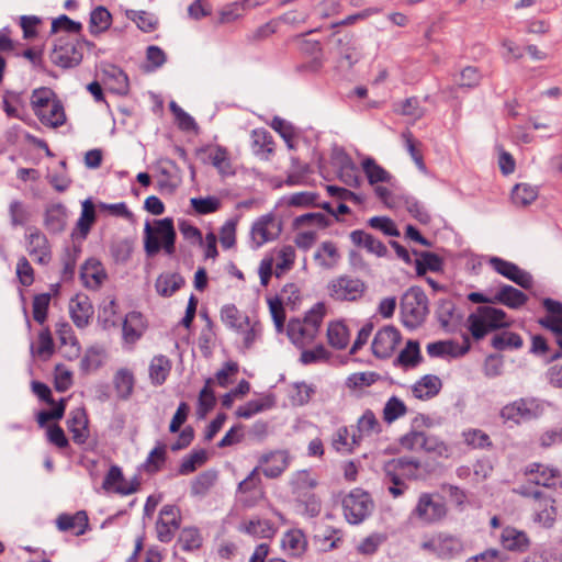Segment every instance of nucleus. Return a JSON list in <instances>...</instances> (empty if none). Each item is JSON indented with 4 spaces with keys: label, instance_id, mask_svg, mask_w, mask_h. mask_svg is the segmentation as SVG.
<instances>
[{
    "label": "nucleus",
    "instance_id": "obj_52",
    "mask_svg": "<svg viewBox=\"0 0 562 562\" xmlns=\"http://www.w3.org/2000/svg\"><path fill=\"white\" fill-rule=\"evenodd\" d=\"M273 406L271 397L266 396L258 400H251L245 405L239 406L236 411V415L240 418H250L257 413L268 409Z\"/></svg>",
    "mask_w": 562,
    "mask_h": 562
},
{
    "label": "nucleus",
    "instance_id": "obj_31",
    "mask_svg": "<svg viewBox=\"0 0 562 562\" xmlns=\"http://www.w3.org/2000/svg\"><path fill=\"white\" fill-rule=\"evenodd\" d=\"M221 321L229 329L238 333L243 331V327L247 326L251 319L234 304H226L221 308Z\"/></svg>",
    "mask_w": 562,
    "mask_h": 562
},
{
    "label": "nucleus",
    "instance_id": "obj_17",
    "mask_svg": "<svg viewBox=\"0 0 562 562\" xmlns=\"http://www.w3.org/2000/svg\"><path fill=\"white\" fill-rule=\"evenodd\" d=\"M262 473L269 479L279 477L290 464V456L286 451H273L262 454L259 459Z\"/></svg>",
    "mask_w": 562,
    "mask_h": 562
},
{
    "label": "nucleus",
    "instance_id": "obj_35",
    "mask_svg": "<svg viewBox=\"0 0 562 562\" xmlns=\"http://www.w3.org/2000/svg\"><path fill=\"white\" fill-rule=\"evenodd\" d=\"M38 120L46 126L59 127L66 122L64 106L59 100L50 103L45 110H37Z\"/></svg>",
    "mask_w": 562,
    "mask_h": 562
},
{
    "label": "nucleus",
    "instance_id": "obj_42",
    "mask_svg": "<svg viewBox=\"0 0 562 562\" xmlns=\"http://www.w3.org/2000/svg\"><path fill=\"white\" fill-rule=\"evenodd\" d=\"M135 379L128 369H120L113 378L114 389L117 397L121 400H127L133 393Z\"/></svg>",
    "mask_w": 562,
    "mask_h": 562
},
{
    "label": "nucleus",
    "instance_id": "obj_5",
    "mask_svg": "<svg viewBox=\"0 0 562 562\" xmlns=\"http://www.w3.org/2000/svg\"><path fill=\"white\" fill-rule=\"evenodd\" d=\"M515 492L533 501L532 510L535 522L547 529L554 526L558 516L554 498L528 485H521L515 490Z\"/></svg>",
    "mask_w": 562,
    "mask_h": 562
},
{
    "label": "nucleus",
    "instance_id": "obj_22",
    "mask_svg": "<svg viewBox=\"0 0 562 562\" xmlns=\"http://www.w3.org/2000/svg\"><path fill=\"white\" fill-rule=\"evenodd\" d=\"M56 526L60 531H71L76 536H81L89 527L88 515L85 510L74 515L60 514L56 519Z\"/></svg>",
    "mask_w": 562,
    "mask_h": 562
},
{
    "label": "nucleus",
    "instance_id": "obj_64",
    "mask_svg": "<svg viewBox=\"0 0 562 562\" xmlns=\"http://www.w3.org/2000/svg\"><path fill=\"white\" fill-rule=\"evenodd\" d=\"M105 75L113 82L110 83V88L112 91L119 94H126L128 91V78L126 74H124L120 68L111 67L105 71Z\"/></svg>",
    "mask_w": 562,
    "mask_h": 562
},
{
    "label": "nucleus",
    "instance_id": "obj_62",
    "mask_svg": "<svg viewBox=\"0 0 562 562\" xmlns=\"http://www.w3.org/2000/svg\"><path fill=\"white\" fill-rule=\"evenodd\" d=\"M276 276L280 277L284 271L290 270L295 260V249L290 245L280 248L277 255Z\"/></svg>",
    "mask_w": 562,
    "mask_h": 562
},
{
    "label": "nucleus",
    "instance_id": "obj_3",
    "mask_svg": "<svg viewBox=\"0 0 562 562\" xmlns=\"http://www.w3.org/2000/svg\"><path fill=\"white\" fill-rule=\"evenodd\" d=\"M468 329L475 340L483 339L490 331L510 325L505 311L490 305H482L468 316Z\"/></svg>",
    "mask_w": 562,
    "mask_h": 562
},
{
    "label": "nucleus",
    "instance_id": "obj_48",
    "mask_svg": "<svg viewBox=\"0 0 562 562\" xmlns=\"http://www.w3.org/2000/svg\"><path fill=\"white\" fill-rule=\"evenodd\" d=\"M361 166L370 184L389 182L392 179V176L371 157L364 158Z\"/></svg>",
    "mask_w": 562,
    "mask_h": 562
},
{
    "label": "nucleus",
    "instance_id": "obj_24",
    "mask_svg": "<svg viewBox=\"0 0 562 562\" xmlns=\"http://www.w3.org/2000/svg\"><path fill=\"white\" fill-rule=\"evenodd\" d=\"M542 304L548 315L540 318L539 324L555 335H562V303L552 299H544Z\"/></svg>",
    "mask_w": 562,
    "mask_h": 562
},
{
    "label": "nucleus",
    "instance_id": "obj_56",
    "mask_svg": "<svg viewBox=\"0 0 562 562\" xmlns=\"http://www.w3.org/2000/svg\"><path fill=\"white\" fill-rule=\"evenodd\" d=\"M407 413L405 403L396 396L387 400L383 408V419L391 424Z\"/></svg>",
    "mask_w": 562,
    "mask_h": 562
},
{
    "label": "nucleus",
    "instance_id": "obj_26",
    "mask_svg": "<svg viewBox=\"0 0 562 562\" xmlns=\"http://www.w3.org/2000/svg\"><path fill=\"white\" fill-rule=\"evenodd\" d=\"M201 153L206 154L207 160L217 169L223 176L233 175L232 162L229 154L225 147L222 146H207L201 149Z\"/></svg>",
    "mask_w": 562,
    "mask_h": 562
},
{
    "label": "nucleus",
    "instance_id": "obj_60",
    "mask_svg": "<svg viewBox=\"0 0 562 562\" xmlns=\"http://www.w3.org/2000/svg\"><path fill=\"white\" fill-rule=\"evenodd\" d=\"M56 100L54 92L48 88L34 90L31 97V105L35 115H37V110L47 109Z\"/></svg>",
    "mask_w": 562,
    "mask_h": 562
},
{
    "label": "nucleus",
    "instance_id": "obj_21",
    "mask_svg": "<svg viewBox=\"0 0 562 562\" xmlns=\"http://www.w3.org/2000/svg\"><path fill=\"white\" fill-rule=\"evenodd\" d=\"M69 313L72 322L79 328H85L93 314V307L87 295L77 294L69 302Z\"/></svg>",
    "mask_w": 562,
    "mask_h": 562
},
{
    "label": "nucleus",
    "instance_id": "obj_58",
    "mask_svg": "<svg viewBox=\"0 0 562 562\" xmlns=\"http://www.w3.org/2000/svg\"><path fill=\"white\" fill-rule=\"evenodd\" d=\"M213 379H207L204 387L200 391L199 401H198V411L199 414L203 417L209 413L216 403V398L213 390L211 389V384H213Z\"/></svg>",
    "mask_w": 562,
    "mask_h": 562
},
{
    "label": "nucleus",
    "instance_id": "obj_19",
    "mask_svg": "<svg viewBox=\"0 0 562 562\" xmlns=\"http://www.w3.org/2000/svg\"><path fill=\"white\" fill-rule=\"evenodd\" d=\"M139 483L135 479L127 482L117 465H112L103 481V488L106 491H114L121 495H130L138 490Z\"/></svg>",
    "mask_w": 562,
    "mask_h": 562
},
{
    "label": "nucleus",
    "instance_id": "obj_4",
    "mask_svg": "<svg viewBox=\"0 0 562 562\" xmlns=\"http://www.w3.org/2000/svg\"><path fill=\"white\" fill-rule=\"evenodd\" d=\"M428 312V299L420 288L412 286L403 294L401 316L405 327L417 328L425 322Z\"/></svg>",
    "mask_w": 562,
    "mask_h": 562
},
{
    "label": "nucleus",
    "instance_id": "obj_6",
    "mask_svg": "<svg viewBox=\"0 0 562 562\" xmlns=\"http://www.w3.org/2000/svg\"><path fill=\"white\" fill-rule=\"evenodd\" d=\"M544 411L543 402L536 397H525L505 405L501 411L504 420L520 424L538 418Z\"/></svg>",
    "mask_w": 562,
    "mask_h": 562
},
{
    "label": "nucleus",
    "instance_id": "obj_36",
    "mask_svg": "<svg viewBox=\"0 0 562 562\" xmlns=\"http://www.w3.org/2000/svg\"><path fill=\"white\" fill-rule=\"evenodd\" d=\"M239 530L257 538H272L276 533L273 524L268 519H249L244 521Z\"/></svg>",
    "mask_w": 562,
    "mask_h": 562
},
{
    "label": "nucleus",
    "instance_id": "obj_61",
    "mask_svg": "<svg viewBox=\"0 0 562 562\" xmlns=\"http://www.w3.org/2000/svg\"><path fill=\"white\" fill-rule=\"evenodd\" d=\"M126 15L144 32H151L157 26V19L146 11L128 10L126 11Z\"/></svg>",
    "mask_w": 562,
    "mask_h": 562
},
{
    "label": "nucleus",
    "instance_id": "obj_12",
    "mask_svg": "<svg viewBox=\"0 0 562 562\" xmlns=\"http://www.w3.org/2000/svg\"><path fill=\"white\" fill-rule=\"evenodd\" d=\"M401 334L394 326L382 327L375 334L372 341V352L375 357L385 359L393 355L397 345L401 342Z\"/></svg>",
    "mask_w": 562,
    "mask_h": 562
},
{
    "label": "nucleus",
    "instance_id": "obj_20",
    "mask_svg": "<svg viewBox=\"0 0 562 562\" xmlns=\"http://www.w3.org/2000/svg\"><path fill=\"white\" fill-rule=\"evenodd\" d=\"M67 428L75 443L83 445L89 438L88 417L83 408H76L69 413Z\"/></svg>",
    "mask_w": 562,
    "mask_h": 562
},
{
    "label": "nucleus",
    "instance_id": "obj_16",
    "mask_svg": "<svg viewBox=\"0 0 562 562\" xmlns=\"http://www.w3.org/2000/svg\"><path fill=\"white\" fill-rule=\"evenodd\" d=\"M426 548L431 549L438 557L448 559L463 551V542L460 538L451 535L439 533L429 542L425 543Z\"/></svg>",
    "mask_w": 562,
    "mask_h": 562
},
{
    "label": "nucleus",
    "instance_id": "obj_45",
    "mask_svg": "<svg viewBox=\"0 0 562 562\" xmlns=\"http://www.w3.org/2000/svg\"><path fill=\"white\" fill-rule=\"evenodd\" d=\"M502 543L507 550H525L529 544L527 535L515 528H505L502 532Z\"/></svg>",
    "mask_w": 562,
    "mask_h": 562
},
{
    "label": "nucleus",
    "instance_id": "obj_2",
    "mask_svg": "<svg viewBox=\"0 0 562 562\" xmlns=\"http://www.w3.org/2000/svg\"><path fill=\"white\" fill-rule=\"evenodd\" d=\"M151 226L146 223L144 227V249L148 257H153L162 248L169 256L175 254L176 231L170 217L157 220Z\"/></svg>",
    "mask_w": 562,
    "mask_h": 562
},
{
    "label": "nucleus",
    "instance_id": "obj_59",
    "mask_svg": "<svg viewBox=\"0 0 562 562\" xmlns=\"http://www.w3.org/2000/svg\"><path fill=\"white\" fill-rule=\"evenodd\" d=\"M206 459L207 456L204 450L192 452L191 454L183 458L179 467V474L188 475L194 472L199 467L205 463Z\"/></svg>",
    "mask_w": 562,
    "mask_h": 562
},
{
    "label": "nucleus",
    "instance_id": "obj_51",
    "mask_svg": "<svg viewBox=\"0 0 562 562\" xmlns=\"http://www.w3.org/2000/svg\"><path fill=\"white\" fill-rule=\"evenodd\" d=\"M359 438L357 435H352L349 438V431L347 427H340L336 430L333 436V448L339 452H352L353 447L358 445Z\"/></svg>",
    "mask_w": 562,
    "mask_h": 562
},
{
    "label": "nucleus",
    "instance_id": "obj_15",
    "mask_svg": "<svg viewBox=\"0 0 562 562\" xmlns=\"http://www.w3.org/2000/svg\"><path fill=\"white\" fill-rule=\"evenodd\" d=\"M83 46H92L88 41L78 43L66 42L55 47L53 58L54 61L61 67H74L82 60Z\"/></svg>",
    "mask_w": 562,
    "mask_h": 562
},
{
    "label": "nucleus",
    "instance_id": "obj_33",
    "mask_svg": "<svg viewBox=\"0 0 562 562\" xmlns=\"http://www.w3.org/2000/svg\"><path fill=\"white\" fill-rule=\"evenodd\" d=\"M441 380L437 375L427 374L413 386V394L419 400H429L436 396L441 389Z\"/></svg>",
    "mask_w": 562,
    "mask_h": 562
},
{
    "label": "nucleus",
    "instance_id": "obj_29",
    "mask_svg": "<svg viewBox=\"0 0 562 562\" xmlns=\"http://www.w3.org/2000/svg\"><path fill=\"white\" fill-rule=\"evenodd\" d=\"M252 153L261 159H268L274 151L272 136L265 128L254 130L251 133Z\"/></svg>",
    "mask_w": 562,
    "mask_h": 562
},
{
    "label": "nucleus",
    "instance_id": "obj_43",
    "mask_svg": "<svg viewBox=\"0 0 562 562\" xmlns=\"http://www.w3.org/2000/svg\"><path fill=\"white\" fill-rule=\"evenodd\" d=\"M286 331L290 340L297 346L311 342L316 336L301 319H291Z\"/></svg>",
    "mask_w": 562,
    "mask_h": 562
},
{
    "label": "nucleus",
    "instance_id": "obj_37",
    "mask_svg": "<svg viewBox=\"0 0 562 562\" xmlns=\"http://www.w3.org/2000/svg\"><path fill=\"white\" fill-rule=\"evenodd\" d=\"M339 259V251L333 241H323L314 254V260L324 269L334 268Z\"/></svg>",
    "mask_w": 562,
    "mask_h": 562
},
{
    "label": "nucleus",
    "instance_id": "obj_54",
    "mask_svg": "<svg viewBox=\"0 0 562 562\" xmlns=\"http://www.w3.org/2000/svg\"><path fill=\"white\" fill-rule=\"evenodd\" d=\"M111 25V13L104 7L95 8L90 14V32L99 34Z\"/></svg>",
    "mask_w": 562,
    "mask_h": 562
},
{
    "label": "nucleus",
    "instance_id": "obj_46",
    "mask_svg": "<svg viewBox=\"0 0 562 562\" xmlns=\"http://www.w3.org/2000/svg\"><path fill=\"white\" fill-rule=\"evenodd\" d=\"M491 345L494 349L503 351L506 349H519L522 347L524 341L518 334L503 330L492 337Z\"/></svg>",
    "mask_w": 562,
    "mask_h": 562
},
{
    "label": "nucleus",
    "instance_id": "obj_7",
    "mask_svg": "<svg viewBox=\"0 0 562 562\" xmlns=\"http://www.w3.org/2000/svg\"><path fill=\"white\" fill-rule=\"evenodd\" d=\"M371 496L361 488H353L342 499L344 515L348 522H362L373 510Z\"/></svg>",
    "mask_w": 562,
    "mask_h": 562
},
{
    "label": "nucleus",
    "instance_id": "obj_57",
    "mask_svg": "<svg viewBox=\"0 0 562 562\" xmlns=\"http://www.w3.org/2000/svg\"><path fill=\"white\" fill-rule=\"evenodd\" d=\"M315 541L322 550L329 551L339 547L341 535L338 530L326 528L315 535Z\"/></svg>",
    "mask_w": 562,
    "mask_h": 562
},
{
    "label": "nucleus",
    "instance_id": "obj_25",
    "mask_svg": "<svg viewBox=\"0 0 562 562\" xmlns=\"http://www.w3.org/2000/svg\"><path fill=\"white\" fill-rule=\"evenodd\" d=\"M67 209L61 203L49 205L44 214V226L53 234L61 233L67 224Z\"/></svg>",
    "mask_w": 562,
    "mask_h": 562
},
{
    "label": "nucleus",
    "instance_id": "obj_14",
    "mask_svg": "<svg viewBox=\"0 0 562 562\" xmlns=\"http://www.w3.org/2000/svg\"><path fill=\"white\" fill-rule=\"evenodd\" d=\"M26 249L29 255L38 263L50 261L52 251L47 237L38 228H30L26 235Z\"/></svg>",
    "mask_w": 562,
    "mask_h": 562
},
{
    "label": "nucleus",
    "instance_id": "obj_47",
    "mask_svg": "<svg viewBox=\"0 0 562 562\" xmlns=\"http://www.w3.org/2000/svg\"><path fill=\"white\" fill-rule=\"evenodd\" d=\"M330 225V220L323 213H306L294 220L295 228L322 229Z\"/></svg>",
    "mask_w": 562,
    "mask_h": 562
},
{
    "label": "nucleus",
    "instance_id": "obj_50",
    "mask_svg": "<svg viewBox=\"0 0 562 562\" xmlns=\"http://www.w3.org/2000/svg\"><path fill=\"white\" fill-rule=\"evenodd\" d=\"M538 196L537 187L519 183L512 191V201L518 206H526L532 203Z\"/></svg>",
    "mask_w": 562,
    "mask_h": 562
},
{
    "label": "nucleus",
    "instance_id": "obj_18",
    "mask_svg": "<svg viewBox=\"0 0 562 562\" xmlns=\"http://www.w3.org/2000/svg\"><path fill=\"white\" fill-rule=\"evenodd\" d=\"M525 474L530 483L543 487H553L560 477V472L555 468L541 463H532L526 467Z\"/></svg>",
    "mask_w": 562,
    "mask_h": 562
},
{
    "label": "nucleus",
    "instance_id": "obj_53",
    "mask_svg": "<svg viewBox=\"0 0 562 562\" xmlns=\"http://www.w3.org/2000/svg\"><path fill=\"white\" fill-rule=\"evenodd\" d=\"M357 428L359 431L358 438L369 437L379 434L381 425L371 411H366L363 415L358 419Z\"/></svg>",
    "mask_w": 562,
    "mask_h": 562
},
{
    "label": "nucleus",
    "instance_id": "obj_27",
    "mask_svg": "<svg viewBox=\"0 0 562 562\" xmlns=\"http://www.w3.org/2000/svg\"><path fill=\"white\" fill-rule=\"evenodd\" d=\"M353 245L364 248L368 252L378 257H384L387 252L386 246L371 234L357 229L350 233Z\"/></svg>",
    "mask_w": 562,
    "mask_h": 562
},
{
    "label": "nucleus",
    "instance_id": "obj_40",
    "mask_svg": "<svg viewBox=\"0 0 562 562\" xmlns=\"http://www.w3.org/2000/svg\"><path fill=\"white\" fill-rule=\"evenodd\" d=\"M328 344L338 350L345 349L350 339L348 327L342 322H333L327 328Z\"/></svg>",
    "mask_w": 562,
    "mask_h": 562
},
{
    "label": "nucleus",
    "instance_id": "obj_55",
    "mask_svg": "<svg viewBox=\"0 0 562 562\" xmlns=\"http://www.w3.org/2000/svg\"><path fill=\"white\" fill-rule=\"evenodd\" d=\"M442 260L434 252H422L419 258L416 260V272L418 276L425 274L426 271L437 272L441 270Z\"/></svg>",
    "mask_w": 562,
    "mask_h": 562
},
{
    "label": "nucleus",
    "instance_id": "obj_23",
    "mask_svg": "<svg viewBox=\"0 0 562 562\" xmlns=\"http://www.w3.org/2000/svg\"><path fill=\"white\" fill-rule=\"evenodd\" d=\"M95 222L94 204L90 199L81 203V214L76 223V227L71 233L74 239L83 240L87 238L92 225Z\"/></svg>",
    "mask_w": 562,
    "mask_h": 562
},
{
    "label": "nucleus",
    "instance_id": "obj_11",
    "mask_svg": "<svg viewBox=\"0 0 562 562\" xmlns=\"http://www.w3.org/2000/svg\"><path fill=\"white\" fill-rule=\"evenodd\" d=\"M181 514L176 505H165L159 512L156 522L157 538L160 542H170L180 528Z\"/></svg>",
    "mask_w": 562,
    "mask_h": 562
},
{
    "label": "nucleus",
    "instance_id": "obj_28",
    "mask_svg": "<svg viewBox=\"0 0 562 562\" xmlns=\"http://www.w3.org/2000/svg\"><path fill=\"white\" fill-rule=\"evenodd\" d=\"M172 368L171 360L164 355L155 356L149 363L148 374L153 385H162L170 374Z\"/></svg>",
    "mask_w": 562,
    "mask_h": 562
},
{
    "label": "nucleus",
    "instance_id": "obj_1",
    "mask_svg": "<svg viewBox=\"0 0 562 562\" xmlns=\"http://www.w3.org/2000/svg\"><path fill=\"white\" fill-rule=\"evenodd\" d=\"M385 477L390 482V494L397 498L407 490L404 480H417L422 477V464L415 458L402 457L393 459L384 465Z\"/></svg>",
    "mask_w": 562,
    "mask_h": 562
},
{
    "label": "nucleus",
    "instance_id": "obj_30",
    "mask_svg": "<svg viewBox=\"0 0 562 562\" xmlns=\"http://www.w3.org/2000/svg\"><path fill=\"white\" fill-rule=\"evenodd\" d=\"M290 485L296 499H301L311 494L310 492L317 485V480L308 471L301 470L291 475Z\"/></svg>",
    "mask_w": 562,
    "mask_h": 562
},
{
    "label": "nucleus",
    "instance_id": "obj_13",
    "mask_svg": "<svg viewBox=\"0 0 562 562\" xmlns=\"http://www.w3.org/2000/svg\"><path fill=\"white\" fill-rule=\"evenodd\" d=\"M488 263L497 273L509 279L519 286L524 289H530L532 286L531 276L521 270L517 265L498 257H491L488 259Z\"/></svg>",
    "mask_w": 562,
    "mask_h": 562
},
{
    "label": "nucleus",
    "instance_id": "obj_9",
    "mask_svg": "<svg viewBox=\"0 0 562 562\" xmlns=\"http://www.w3.org/2000/svg\"><path fill=\"white\" fill-rule=\"evenodd\" d=\"M282 231L281 222L273 214L258 217L251 226V241L256 248L279 237Z\"/></svg>",
    "mask_w": 562,
    "mask_h": 562
},
{
    "label": "nucleus",
    "instance_id": "obj_8",
    "mask_svg": "<svg viewBox=\"0 0 562 562\" xmlns=\"http://www.w3.org/2000/svg\"><path fill=\"white\" fill-rule=\"evenodd\" d=\"M366 289L361 279L348 274L338 276L327 284L328 295L335 301H357L362 297Z\"/></svg>",
    "mask_w": 562,
    "mask_h": 562
},
{
    "label": "nucleus",
    "instance_id": "obj_10",
    "mask_svg": "<svg viewBox=\"0 0 562 562\" xmlns=\"http://www.w3.org/2000/svg\"><path fill=\"white\" fill-rule=\"evenodd\" d=\"M414 514L426 524L442 519L447 514V508L439 495L423 493L414 509Z\"/></svg>",
    "mask_w": 562,
    "mask_h": 562
},
{
    "label": "nucleus",
    "instance_id": "obj_44",
    "mask_svg": "<svg viewBox=\"0 0 562 562\" xmlns=\"http://www.w3.org/2000/svg\"><path fill=\"white\" fill-rule=\"evenodd\" d=\"M217 481V471L206 470L201 472L191 482V494L193 496L203 497L215 485Z\"/></svg>",
    "mask_w": 562,
    "mask_h": 562
},
{
    "label": "nucleus",
    "instance_id": "obj_39",
    "mask_svg": "<svg viewBox=\"0 0 562 562\" xmlns=\"http://www.w3.org/2000/svg\"><path fill=\"white\" fill-rule=\"evenodd\" d=\"M282 547L293 557L302 555L306 550V539L300 529L286 531L282 538Z\"/></svg>",
    "mask_w": 562,
    "mask_h": 562
},
{
    "label": "nucleus",
    "instance_id": "obj_32",
    "mask_svg": "<svg viewBox=\"0 0 562 562\" xmlns=\"http://www.w3.org/2000/svg\"><path fill=\"white\" fill-rule=\"evenodd\" d=\"M527 300L528 297L522 291L508 284L501 286L494 296L495 303H501L515 310L521 307Z\"/></svg>",
    "mask_w": 562,
    "mask_h": 562
},
{
    "label": "nucleus",
    "instance_id": "obj_41",
    "mask_svg": "<svg viewBox=\"0 0 562 562\" xmlns=\"http://www.w3.org/2000/svg\"><path fill=\"white\" fill-rule=\"evenodd\" d=\"M184 284V279L179 273H162L155 283L159 295L168 297L177 292Z\"/></svg>",
    "mask_w": 562,
    "mask_h": 562
},
{
    "label": "nucleus",
    "instance_id": "obj_38",
    "mask_svg": "<svg viewBox=\"0 0 562 562\" xmlns=\"http://www.w3.org/2000/svg\"><path fill=\"white\" fill-rule=\"evenodd\" d=\"M81 278L88 288H98L105 280L106 274L98 260L90 259L81 269Z\"/></svg>",
    "mask_w": 562,
    "mask_h": 562
},
{
    "label": "nucleus",
    "instance_id": "obj_63",
    "mask_svg": "<svg viewBox=\"0 0 562 562\" xmlns=\"http://www.w3.org/2000/svg\"><path fill=\"white\" fill-rule=\"evenodd\" d=\"M419 344L415 340H408L406 347L400 352L397 361L405 367H414L419 362Z\"/></svg>",
    "mask_w": 562,
    "mask_h": 562
},
{
    "label": "nucleus",
    "instance_id": "obj_34",
    "mask_svg": "<svg viewBox=\"0 0 562 562\" xmlns=\"http://www.w3.org/2000/svg\"><path fill=\"white\" fill-rule=\"evenodd\" d=\"M145 330L143 316L138 312H131L123 322V338L127 342H135Z\"/></svg>",
    "mask_w": 562,
    "mask_h": 562
},
{
    "label": "nucleus",
    "instance_id": "obj_49",
    "mask_svg": "<svg viewBox=\"0 0 562 562\" xmlns=\"http://www.w3.org/2000/svg\"><path fill=\"white\" fill-rule=\"evenodd\" d=\"M401 138L403 140L405 149L407 150V153L412 157V159L415 162L416 167L420 171H425L426 170V166H425V162H424V159H423V155H422L420 149H419V147L422 145L420 142L417 140L414 137L413 133L409 130H405L401 134Z\"/></svg>",
    "mask_w": 562,
    "mask_h": 562
}]
</instances>
